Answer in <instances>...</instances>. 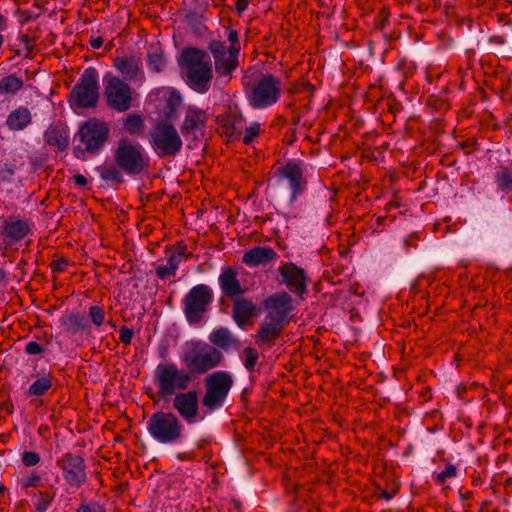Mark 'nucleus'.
I'll use <instances>...</instances> for the list:
<instances>
[{"instance_id":"0eeeda50","label":"nucleus","mask_w":512,"mask_h":512,"mask_svg":"<svg viewBox=\"0 0 512 512\" xmlns=\"http://www.w3.org/2000/svg\"><path fill=\"white\" fill-rule=\"evenodd\" d=\"M181 359L190 373H205L221 361V353L203 343H193L183 352Z\"/></svg>"},{"instance_id":"4d7b16f0","label":"nucleus","mask_w":512,"mask_h":512,"mask_svg":"<svg viewBox=\"0 0 512 512\" xmlns=\"http://www.w3.org/2000/svg\"><path fill=\"white\" fill-rule=\"evenodd\" d=\"M382 495L386 498V499H391L392 498V495L389 494L388 492L386 491H383Z\"/></svg>"},{"instance_id":"20e7f679","label":"nucleus","mask_w":512,"mask_h":512,"mask_svg":"<svg viewBox=\"0 0 512 512\" xmlns=\"http://www.w3.org/2000/svg\"><path fill=\"white\" fill-rule=\"evenodd\" d=\"M115 163L126 174L136 176L149 167V157L142 145L121 139L113 154Z\"/></svg>"},{"instance_id":"c85d7f7f","label":"nucleus","mask_w":512,"mask_h":512,"mask_svg":"<svg viewBox=\"0 0 512 512\" xmlns=\"http://www.w3.org/2000/svg\"><path fill=\"white\" fill-rule=\"evenodd\" d=\"M210 341L215 345L227 349L237 345V340L227 328H219L209 337Z\"/></svg>"},{"instance_id":"b1692460","label":"nucleus","mask_w":512,"mask_h":512,"mask_svg":"<svg viewBox=\"0 0 512 512\" xmlns=\"http://www.w3.org/2000/svg\"><path fill=\"white\" fill-rule=\"evenodd\" d=\"M32 122V114L26 107H18L11 111L6 119V126L11 131L24 130Z\"/></svg>"},{"instance_id":"2eb2a0df","label":"nucleus","mask_w":512,"mask_h":512,"mask_svg":"<svg viewBox=\"0 0 512 512\" xmlns=\"http://www.w3.org/2000/svg\"><path fill=\"white\" fill-rule=\"evenodd\" d=\"M67 484L72 487L81 486L86 480L84 460L77 455L66 454L57 461Z\"/></svg>"},{"instance_id":"a878e982","label":"nucleus","mask_w":512,"mask_h":512,"mask_svg":"<svg viewBox=\"0 0 512 512\" xmlns=\"http://www.w3.org/2000/svg\"><path fill=\"white\" fill-rule=\"evenodd\" d=\"M115 68L127 80L136 79L140 73V60L136 57H117L114 60Z\"/></svg>"},{"instance_id":"aec40b11","label":"nucleus","mask_w":512,"mask_h":512,"mask_svg":"<svg viewBox=\"0 0 512 512\" xmlns=\"http://www.w3.org/2000/svg\"><path fill=\"white\" fill-rule=\"evenodd\" d=\"M206 121L207 115L205 111L195 107H189L186 111L181 131L183 134H193V136L196 137V134L205 126Z\"/></svg>"},{"instance_id":"e433bc0d","label":"nucleus","mask_w":512,"mask_h":512,"mask_svg":"<svg viewBox=\"0 0 512 512\" xmlns=\"http://www.w3.org/2000/svg\"><path fill=\"white\" fill-rule=\"evenodd\" d=\"M261 125L258 122L250 123L245 130L241 133V140L243 143L249 145L259 136Z\"/></svg>"},{"instance_id":"603ef678","label":"nucleus","mask_w":512,"mask_h":512,"mask_svg":"<svg viewBox=\"0 0 512 512\" xmlns=\"http://www.w3.org/2000/svg\"><path fill=\"white\" fill-rule=\"evenodd\" d=\"M1 174H2L1 175L2 179H8L10 176H12L14 174V171L11 168H7V169L1 171Z\"/></svg>"},{"instance_id":"864d4df0","label":"nucleus","mask_w":512,"mask_h":512,"mask_svg":"<svg viewBox=\"0 0 512 512\" xmlns=\"http://www.w3.org/2000/svg\"><path fill=\"white\" fill-rule=\"evenodd\" d=\"M77 512H97L95 508L88 506V505H82L79 507Z\"/></svg>"},{"instance_id":"c9c22d12","label":"nucleus","mask_w":512,"mask_h":512,"mask_svg":"<svg viewBox=\"0 0 512 512\" xmlns=\"http://www.w3.org/2000/svg\"><path fill=\"white\" fill-rule=\"evenodd\" d=\"M124 128L130 133V134H141L144 130V122L141 116L136 114H130L125 122H124Z\"/></svg>"},{"instance_id":"3c124183","label":"nucleus","mask_w":512,"mask_h":512,"mask_svg":"<svg viewBox=\"0 0 512 512\" xmlns=\"http://www.w3.org/2000/svg\"><path fill=\"white\" fill-rule=\"evenodd\" d=\"M103 45V39L101 37H97L91 40V46L95 49H99Z\"/></svg>"},{"instance_id":"a211bd4d","label":"nucleus","mask_w":512,"mask_h":512,"mask_svg":"<svg viewBox=\"0 0 512 512\" xmlns=\"http://www.w3.org/2000/svg\"><path fill=\"white\" fill-rule=\"evenodd\" d=\"M267 316L286 323L288 314L292 311V298L286 292H279L268 297L265 302Z\"/></svg>"},{"instance_id":"c756f323","label":"nucleus","mask_w":512,"mask_h":512,"mask_svg":"<svg viewBox=\"0 0 512 512\" xmlns=\"http://www.w3.org/2000/svg\"><path fill=\"white\" fill-rule=\"evenodd\" d=\"M23 87V80L14 74L0 80V94L13 95Z\"/></svg>"},{"instance_id":"f03ea898","label":"nucleus","mask_w":512,"mask_h":512,"mask_svg":"<svg viewBox=\"0 0 512 512\" xmlns=\"http://www.w3.org/2000/svg\"><path fill=\"white\" fill-rule=\"evenodd\" d=\"M249 104L255 109H265L274 105L280 98L281 82L271 74H260L245 83Z\"/></svg>"},{"instance_id":"7ed1b4c3","label":"nucleus","mask_w":512,"mask_h":512,"mask_svg":"<svg viewBox=\"0 0 512 512\" xmlns=\"http://www.w3.org/2000/svg\"><path fill=\"white\" fill-rule=\"evenodd\" d=\"M154 380L158 394L167 398L176 395L177 391H185L193 381V376L174 363H161L155 369Z\"/></svg>"},{"instance_id":"7c9ffc66","label":"nucleus","mask_w":512,"mask_h":512,"mask_svg":"<svg viewBox=\"0 0 512 512\" xmlns=\"http://www.w3.org/2000/svg\"><path fill=\"white\" fill-rule=\"evenodd\" d=\"M121 168L116 165H102L97 167V171L100 177L105 181H110L112 183H121L123 181V175L121 172Z\"/></svg>"},{"instance_id":"6ab92c4d","label":"nucleus","mask_w":512,"mask_h":512,"mask_svg":"<svg viewBox=\"0 0 512 512\" xmlns=\"http://www.w3.org/2000/svg\"><path fill=\"white\" fill-rule=\"evenodd\" d=\"M187 259L186 247L178 245L170 251L165 263L158 264L155 273L162 280L169 279L176 275L179 265Z\"/></svg>"},{"instance_id":"4468645a","label":"nucleus","mask_w":512,"mask_h":512,"mask_svg":"<svg viewBox=\"0 0 512 512\" xmlns=\"http://www.w3.org/2000/svg\"><path fill=\"white\" fill-rule=\"evenodd\" d=\"M209 49L213 55L215 70L220 75H228L238 65V54L235 47L228 49L219 41H212Z\"/></svg>"},{"instance_id":"37998d69","label":"nucleus","mask_w":512,"mask_h":512,"mask_svg":"<svg viewBox=\"0 0 512 512\" xmlns=\"http://www.w3.org/2000/svg\"><path fill=\"white\" fill-rule=\"evenodd\" d=\"M227 38L230 42L229 47H235L237 50V53L240 51V44H239V35L236 30L228 29L227 30Z\"/></svg>"},{"instance_id":"ea45409f","label":"nucleus","mask_w":512,"mask_h":512,"mask_svg":"<svg viewBox=\"0 0 512 512\" xmlns=\"http://www.w3.org/2000/svg\"><path fill=\"white\" fill-rule=\"evenodd\" d=\"M244 354V365L247 370L252 371L256 365V362L258 360V352L254 348H246L243 351Z\"/></svg>"},{"instance_id":"f704fd0d","label":"nucleus","mask_w":512,"mask_h":512,"mask_svg":"<svg viewBox=\"0 0 512 512\" xmlns=\"http://www.w3.org/2000/svg\"><path fill=\"white\" fill-rule=\"evenodd\" d=\"M147 61L149 68L154 72H160L165 66V60L163 53L160 48L154 47L149 50L147 55Z\"/></svg>"},{"instance_id":"cd10ccee","label":"nucleus","mask_w":512,"mask_h":512,"mask_svg":"<svg viewBox=\"0 0 512 512\" xmlns=\"http://www.w3.org/2000/svg\"><path fill=\"white\" fill-rule=\"evenodd\" d=\"M60 325L69 334H77L85 331L87 323L83 316L79 314H68L60 318Z\"/></svg>"},{"instance_id":"ddd939ff","label":"nucleus","mask_w":512,"mask_h":512,"mask_svg":"<svg viewBox=\"0 0 512 512\" xmlns=\"http://www.w3.org/2000/svg\"><path fill=\"white\" fill-rule=\"evenodd\" d=\"M79 133L86 150L96 152L106 142L109 136V127L105 122L92 119L81 125Z\"/></svg>"},{"instance_id":"473e14b6","label":"nucleus","mask_w":512,"mask_h":512,"mask_svg":"<svg viewBox=\"0 0 512 512\" xmlns=\"http://www.w3.org/2000/svg\"><path fill=\"white\" fill-rule=\"evenodd\" d=\"M495 181L498 189L508 193L512 191V172L507 168L500 167L495 174Z\"/></svg>"},{"instance_id":"58836bf2","label":"nucleus","mask_w":512,"mask_h":512,"mask_svg":"<svg viewBox=\"0 0 512 512\" xmlns=\"http://www.w3.org/2000/svg\"><path fill=\"white\" fill-rule=\"evenodd\" d=\"M457 476V469L453 464H447L445 469L434 475V480L437 484L443 485L449 478Z\"/></svg>"},{"instance_id":"9b49d317","label":"nucleus","mask_w":512,"mask_h":512,"mask_svg":"<svg viewBox=\"0 0 512 512\" xmlns=\"http://www.w3.org/2000/svg\"><path fill=\"white\" fill-rule=\"evenodd\" d=\"M278 185L290 190L289 202L293 204L297 197L306 189L307 181L304 177V164L289 161L278 170Z\"/></svg>"},{"instance_id":"5701e85b","label":"nucleus","mask_w":512,"mask_h":512,"mask_svg":"<svg viewBox=\"0 0 512 512\" xmlns=\"http://www.w3.org/2000/svg\"><path fill=\"white\" fill-rule=\"evenodd\" d=\"M284 325L285 323L266 316L263 323L261 324V329L258 332V344L262 346L276 339L282 331Z\"/></svg>"},{"instance_id":"09e8293b","label":"nucleus","mask_w":512,"mask_h":512,"mask_svg":"<svg viewBox=\"0 0 512 512\" xmlns=\"http://www.w3.org/2000/svg\"><path fill=\"white\" fill-rule=\"evenodd\" d=\"M248 7V0H237L235 3V8L239 14L245 11Z\"/></svg>"},{"instance_id":"13d9d810","label":"nucleus","mask_w":512,"mask_h":512,"mask_svg":"<svg viewBox=\"0 0 512 512\" xmlns=\"http://www.w3.org/2000/svg\"><path fill=\"white\" fill-rule=\"evenodd\" d=\"M3 44V36L0 34V47L2 46Z\"/></svg>"},{"instance_id":"4c0bfd02","label":"nucleus","mask_w":512,"mask_h":512,"mask_svg":"<svg viewBox=\"0 0 512 512\" xmlns=\"http://www.w3.org/2000/svg\"><path fill=\"white\" fill-rule=\"evenodd\" d=\"M54 495L48 492H39L36 495L35 507L38 512H45L52 503Z\"/></svg>"},{"instance_id":"bf43d9fd","label":"nucleus","mask_w":512,"mask_h":512,"mask_svg":"<svg viewBox=\"0 0 512 512\" xmlns=\"http://www.w3.org/2000/svg\"><path fill=\"white\" fill-rule=\"evenodd\" d=\"M4 490V488L2 486H0V493H2Z\"/></svg>"},{"instance_id":"39448f33","label":"nucleus","mask_w":512,"mask_h":512,"mask_svg":"<svg viewBox=\"0 0 512 512\" xmlns=\"http://www.w3.org/2000/svg\"><path fill=\"white\" fill-rule=\"evenodd\" d=\"M147 428L151 437L162 444L176 443L183 434V425L172 412L154 413L147 422Z\"/></svg>"},{"instance_id":"dca6fc26","label":"nucleus","mask_w":512,"mask_h":512,"mask_svg":"<svg viewBox=\"0 0 512 512\" xmlns=\"http://www.w3.org/2000/svg\"><path fill=\"white\" fill-rule=\"evenodd\" d=\"M173 408L188 424L195 423L199 412L198 393L196 391L177 393L173 399Z\"/></svg>"},{"instance_id":"423d86ee","label":"nucleus","mask_w":512,"mask_h":512,"mask_svg":"<svg viewBox=\"0 0 512 512\" xmlns=\"http://www.w3.org/2000/svg\"><path fill=\"white\" fill-rule=\"evenodd\" d=\"M149 142L160 158L177 155L183 145L176 128L166 122L159 123L150 130Z\"/></svg>"},{"instance_id":"f8f14e48","label":"nucleus","mask_w":512,"mask_h":512,"mask_svg":"<svg viewBox=\"0 0 512 512\" xmlns=\"http://www.w3.org/2000/svg\"><path fill=\"white\" fill-rule=\"evenodd\" d=\"M104 84L107 105L118 112L129 110L132 103V91L129 85L116 76H106Z\"/></svg>"},{"instance_id":"bb28decb","label":"nucleus","mask_w":512,"mask_h":512,"mask_svg":"<svg viewBox=\"0 0 512 512\" xmlns=\"http://www.w3.org/2000/svg\"><path fill=\"white\" fill-rule=\"evenodd\" d=\"M256 311L255 305L246 299H239L233 305V318L239 326L248 324Z\"/></svg>"},{"instance_id":"a19ab883","label":"nucleus","mask_w":512,"mask_h":512,"mask_svg":"<svg viewBox=\"0 0 512 512\" xmlns=\"http://www.w3.org/2000/svg\"><path fill=\"white\" fill-rule=\"evenodd\" d=\"M89 315L92 322L96 326H100L105 321V313L104 310L99 306H91L89 310Z\"/></svg>"},{"instance_id":"c03bdc74","label":"nucleus","mask_w":512,"mask_h":512,"mask_svg":"<svg viewBox=\"0 0 512 512\" xmlns=\"http://www.w3.org/2000/svg\"><path fill=\"white\" fill-rule=\"evenodd\" d=\"M25 351L29 355H38L43 352V347L39 343L31 341L26 344Z\"/></svg>"},{"instance_id":"4be33fe9","label":"nucleus","mask_w":512,"mask_h":512,"mask_svg":"<svg viewBox=\"0 0 512 512\" xmlns=\"http://www.w3.org/2000/svg\"><path fill=\"white\" fill-rule=\"evenodd\" d=\"M277 257L276 252L270 247H255L247 251L243 257L242 261L248 266H258L262 264H267Z\"/></svg>"},{"instance_id":"9d476101","label":"nucleus","mask_w":512,"mask_h":512,"mask_svg":"<svg viewBox=\"0 0 512 512\" xmlns=\"http://www.w3.org/2000/svg\"><path fill=\"white\" fill-rule=\"evenodd\" d=\"M212 300L213 293L207 285L199 284L191 288L183 300L188 322L194 324L201 321Z\"/></svg>"},{"instance_id":"6e6552de","label":"nucleus","mask_w":512,"mask_h":512,"mask_svg":"<svg viewBox=\"0 0 512 512\" xmlns=\"http://www.w3.org/2000/svg\"><path fill=\"white\" fill-rule=\"evenodd\" d=\"M233 385L231 375L225 371H216L205 378L206 391L202 404L209 410L220 408Z\"/></svg>"},{"instance_id":"2f4dec72","label":"nucleus","mask_w":512,"mask_h":512,"mask_svg":"<svg viewBox=\"0 0 512 512\" xmlns=\"http://www.w3.org/2000/svg\"><path fill=\"white\" fill-rule=\"evenodd\" d=\"M52 386L51 376H42L37 378L29 387L27 395L41 396L44 395Z\"/></svg>"},{"instance_id":"72a5a7b5","label":"nucleus","mask_w":512,"mask_h":512,"mask_svg":"<svg viewBox=\"0 0 512 512\" xmlns=\"http://www.w3.org/2000/svg\"><path fill=\"white\" fill-rule=\"evenodd\" d=\"M46 141L49 145L63 150L68 146V137L56 128L49 129L46 133Z\"/></svg>"},{"instance_id":"393cba45","label":"nucleus","mask_w":512,"mask_h":512,"mask_svg":"<svg viewBox=\"0 0 512 512\" xmlns=\"http://www.w3.org/2000/svg\"><path fill=\"white\" fill-rule=\"evenodd\" d=\"M220 286L227 296H235L242 293L241 285L237 279V272L231 268H225L219 276Z\"/></svg>"},{"instance_id":"1a4fd4ad","label":"nucleus","mask_w":512,"mask_h":512,"mask_svg":"<svg viewBox=\"0 0 512 512\" xmlns=\"http://www.w3.org/2000/svg\"><path fill=\"white\" fill-rule=\"evenodd\" d=\"M99 99V75L95 68L86 69L71 92L72 105L94 107Z\"/></svg>"},{"instance_id":"de8ad7c7","label":"nucleus","mask_w":512,"mask_h":512,"mask_svg":"<svg viewBox=\"0 0 512 512\" xmlns=\"http://www.w3.org/2000/svg\"><path fill=\"white\" fill-rule=\"evenodd\" d=\"M68 262L64 259H59L52 262V268L55 271L62 272L67 267Z\"/></svg>"},{"instance_id":"f257e3e1","label":"nucleus","mask_w":512,"mask_h":512,"mask_svg":"<svg viewBox=\"0 0 512 512\" xmlns=\"http://www.w3.org/2000/svg\"><path fill=\"white\" fill-rule=\"evenodd\" d=\"M179 65L186 83L198 93L209 90L212 79L211 60L207 53L189 48L182 52Z\"/></svg>"},{"instance_id":"6e6d98bb","label":"nucleus","mask_w":512,"mask_h":512,"mask_svg":"<svg viewBox=\"0 0 512 512\" xmlns=\"http://www.w3.org/2000/svg\"><path fill=\"white\" fill-rule=\"evenodd\" d=\"M6 274L4 270L0 269V283H2L5 280Z\"/></svg>"},{"instance_id":"79ce46f5","label":"nucleus","mask_w":512,"mask_h":512,"mask_svg":"<svg viewBox=\"0 0 512 512\" xmlns=\"http://www.w3.org/2000/svg\"><path fill=\"white\" fill-rule=\"evenodd\" d=\"M22 461H23L24 465H26L28 467L29 466H34V465H37L39 463L40 456L36 452L26 451L22 455Z\"/></svg>"},{"instance_id":"a18cd8bd","label":"nucleus","mask_w":512,"mask_h":512,"mask_svg":"<svg viewBox=\"0 0 512 512\" xmlns=\"http://www.w3.org/2000/svg\"><path fill=\"white\" fill-rule=\"evenodd\" d=\"M40 481H41V477L37 474L32 473L23 481L22 485L24 488L36 487L39 485Z\"/></svg>"},{"instance_id":"5fc2aeb1","label":"nucleus","mask_w":512,"mask_h":512,"mask_svg":"<svg viewBox=\"0 0 512 512\" xmlns=\"http://www.w3.org/2000/svg\"><path fill=\"white\" fill-rule=\"evenodd\" d=\"M6 27V19L0 14V30H4Z\"/></svg>"},{"instance_id":"8fccbe9b","label":"nucleus","mask_w":512,"mask_h":512,"mask_svg":"<svg viewBox=\"0 0 512 512\" xmlns=\"http://www.w3.org/2000/svg\"><path fill=\"white\" fill-rule=\"evenodd\" d=\"M73 180L79 186H84L87 183L86 178L80 174L74 175Z\"/></svg>"},{"instance_id":"f3484780","label":"nucleus","mask_w":512,"mask_h":512,"mask_svg":"<svg viewBox=\"0 0 512 512\" xmlns=\"http://www.w3.org/2000/svg\"><path fill=\"white\" fill-rule=\"evenodd\" d=\"M279 274L284 283L292 292L303 295L307 290V277L305 271L293 263H286L279 267Z\"/></svg>"},{"instance_id":"49530a36","label":"nucleus","mask_w":512,"mask_h":512,"mask_svg":"<svg viewBox=\"0 0 512 512\" xmlns=\"http://www.w3.org/2000/svg\"><path fill=\"white\" fill-rule=\"evenodd\" d=\"M133 338V331L127 327H122L120 329V340L124 344H130Z\"/></svg>"},{"instance_id":"412c9836","label":"nucleus","mask_w":512,"mask_h":512,"mask_svg":"<svg viewBox=\"0 0 512 512\" xmlns=\"http://www.w3.org/2000/svg\"><path fill=\"white\" fill-rule=\"evenodd\" d=\"M30 231L28 224L22 220H6L2 227L7 245H12L22 240Z\"/></svg>"}]
</instances>
